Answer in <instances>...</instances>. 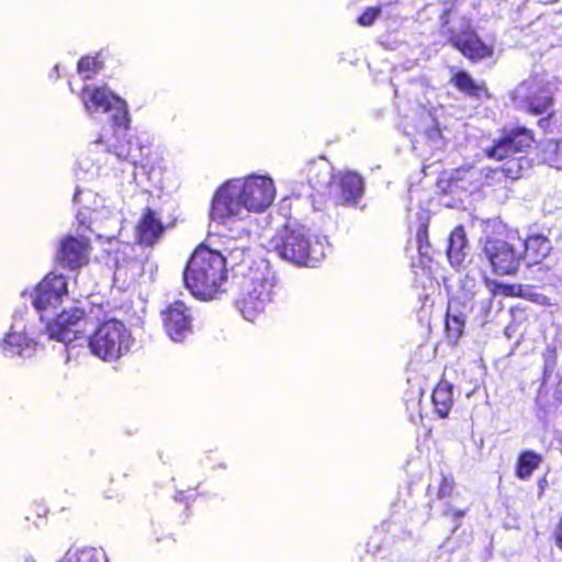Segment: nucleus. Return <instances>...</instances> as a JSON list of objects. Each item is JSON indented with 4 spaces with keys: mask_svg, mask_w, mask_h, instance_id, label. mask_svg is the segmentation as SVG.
<instances>
[{
    "mask_svg": "<svg viewBox=\"0 0 562 562\" xmlns=\"http://www.w3.org/2000/svg\"><path fill=\"white\" fill-rule=\"evenodd\" d=\"M553 536L558 548L562 551V514L558 519V522L553 531Z\"/></svg>",
    "mask_w": 562,
    "mask_h": 562,
    "instance_id": "nucleus-33",
    "label": "nucleus"
},
{
    "mask_svg": "<svg viewBox=\"0 0 562 562\" xmlns=\"http://www.w3.org/2000/svg\"><path fill=\"white\" fill-rule=\"evenodd\" d=\"M196 495H198V493L195 492V490H192V493H190L189 495H184L183 492H177L176 499L188 504L189 502H193L195 499Z\"/></svg>",
    "mask_w": 562,
    "mask_h": 562,
    "instance_id": "nucleus-34",
    "label": "nucleus"
},
{
    "mask_svg": "<svg viewBox=\"0 0 562 562\" xmlns=\"http://www.w3.org/2000/svg\"><path fill=\"white\" fill-rule=\"evenodd\" d=\"M166 334L177 342H182L193 333V312L183 301L176 300L161 311Z\"/></svg>",
    "mask_w": 562,
    "mask_h": 562,
    "instance_id": "nucleus-13",
    "label": "nucleus"
},
{
    "mask_svg": "<svg viewBox=\"0 0 562 562\" xmlns=\"http://www.w3.org/2000/svg\"><path fill=\"white\" fill-rule=\"evenodd\" d=\"M91 250L89 237L66 234L56 246L55 261L65 269L77 270L89 263Z\"/></svg>",
    "mask_w": 562,
    "mask_h": 562,
    "instance_id": "nucleus-11",
    "label": "nucleus"
},
{
    "mask_svg": "<svg viewBox=\"0 0 562 562\" xmlns=\"http://www.w3.org/2000/svg\"><path fill=\"white\" fill-rule=\"evenodd\" d=\"M87 322L86 311L74 306L63 310L48 322L46 330L50 338L68 344L86 337Z\"/></svg>",
    "mask_w": 562,
    "mask_h": 562,
    "instance_id": "nucleus-9",
    "label": "nucleus"
},
{
    "mask_svg": "<svg viewBox=\"0 0 562 562\" xmlns=\"http://www.w3.org/2000/svg\"><path fill=\"white\" fill-rule=\"evenodd\" d=\"M450 83L467 97L481 99L490 98V92L484 82H475V80L464 70H458L451 78Z\"/></svg>",
    "mask_w": 562,
    "mask_h": 562,
    "instance_id": "nucleus-21",
    "label": "nucleus"
},
{
    "mask_svg": "<svg viewBox=\"0 0 562 562\" xmlns=\"http://www.w3.org/2000/svg\"><path fill=\"white\" fill-rule=\"evenodd\" d=\"M81 102L89 113L115 111L113 123L127 128L128 113L126 102L113 93L106 86H83L80 92Z\"/></svg>",
    "mask_w": 562,
    "mask_h": 562,
    "instance_id": "nucleus-7",
    "label": "nucleus"
},
{
    "mask_svg": "<svg viewBox=\"0 0 562 562\" xmlns=\"http://www.w3.org/2000/svg\"><path fill=\"white\" fill-rule=\"evenodd\" d=\"M557 393H559V398L562 401V375L557 383Z\"/></svg>",
    "mask_w": 562,
    "mask_h": 562,
    "instance_id": "nucleus-36",
    "label": "nucleus"
},
{
    "mask_svg": "<svg viewBox=\"0 0 562 562\" xmlns=\"http://www.w3.org/2000/svg\"><path fill=\"white\" fill-rule=\"evenodd\" d=\"M520 299H525L541 306L552 305L551 299L546 294L541 293L538 290V286L533 284H522Z\"/></svg>",
    "mask_w": 562,
    "mask_h": 562,
    "instance_id": "nucleus-26",
    "label": "nucleus"
},
{
    "mask_svg": "<svg viewBox=\"0 0 562 562\" xmlns=\"http://www.w3.org/2000/svg\"><path fill=\"white\" fill-rule=\"evenodd\" d=\"M521 237L518 229L503 227L481 239L480 258L491 272L499 277H515L521 268Z\"/></svg>",
    "mask_w": 562,
    "mask_h": 562,
    "instance_id": "nucleus-3",
    "label": "nucleus"
},
{
    "mask_svg": "<svg viewBox=\"0 0 562 562\" xmlns=\"http://www.w3.org/2000/svg\"><path fill=\"white\" fill-rule=\"evenodd\" d=\"M456 487L454 477L451 474H441L440 482L436 492V496L439 499L450 497L453 494Z\"/></svg>",
    "mask_w": 562,
    "mask_h": 562,
    "instance_id": "nucleus-29",
    "label": "nucleus"
},
{
    "mask_svg": "<svg viewBox=\"0 0 562 562\" xmlns=\"http://www.w3.org/2000/svg\"><path fill=\"white\" fill-rule=\"evenodd\" d=\"M277 279L267 266H250L241 274L236 304L243 316L254 322L272 302Z\"/></svg>",
    "mask_w": 562,
    "mask_h": 562,
    "instance_id": "nucleus-4",
    "label": "nucleus"
},
{
    "mask_svg": "<svg viewBox=\"0 0 562 562\" xmlns=\"http://www.w3.org/2000/svg\"><path fill=\"white\" fill-rule=\"evenodd\" d=\"M182 274L186 289L194 297L214 300L225 292L227 259L220 250L201 243L191 252Z\"/></svg>",
    "mask_w": 562,
    "mask_h": 562,
    "instance_id": "nucleus-1",
    "label": "nucleus"
},
{
    "mask_svg": "<svg viewBox=\"0 0 562 562\" xmlns=\"http://www.w3.org/2000/svg\"><path fill=\"white\" fill-rule=\"evenodd\" d=\"M525 91V110L531 115L547 113L554 104V92L551 83L540 75H532L520 83Z\"/></svg>",
    "mask_w": 562,
    "mask_h": 562,
    "instance_id": "nucleus-14",
    "label": "nucleus"
},
{
    "mask_svg": "<svg viewBox=\"0 0 562 562\" xmlns=\"http://www.w3.org/2000/svg\"><path fill=\"white\" fill-rule=\"evenodd\" d=\"M467 514V509H446L445 515L451 516L452 519L457 520L459 518H462Z\"/></svg>",
    "mask_w": 562,
    "mask_h": 562,
    "instance_id": "nucleus-35",
    "label": "nucleus"
},
{
    "mask_svg": "<svg viewBox=\"0 0 562 562\" xmlns=\"http://www.w3.org/2000/svg\"><path fill=\"white\" fill-rule=\"evenodd\" d=\"M535 142V133L530 128L525 126L502 128L499 136L493 140L490 147L484 149V154L487 158L504 161V164L491 169L487 177H495L501 173L512 180L521 178L527 159L519 156V154L531 148Z\"/></svg>",
    "mask_w": 562,
    "mask_h": 562,
    "instance_id": "nucleus-2",
    "label": "nucleus"
},
{
    "mask_svg": "<svg viewBox=\"0 0 562 562\" xmlns=\"http://www.w3.org/2000/svg\"><path fill=\"white\" fill-rule=\"evenodd\" d=\"M114 481H115V479L110 476V477H104L100 482V487L99 488H100V493L103 496V498H105V499H113V498H116L120 495L121 487L120 486H113Z\"/></svg>",
    "mask_w": 562,
    "mask_h": 562,
    "instance_id": "nucleus-30",
    "label": "nucleus"
},
{
    "mask_svg": "<svg viewBox=\"0 0 562 562\" xmlns=\"http://www.w3.org/2000/svg\"><path fill=\"white\" fill-rule=\"evenodd\" d=\"M273 251L282 259L303 267H314L318 259L313 256L311 240L300 228L285 226L272 239Z\"/></svg>",
    "mask_w": 562,
    "mask_h": 562,
    "instance_id": "nucleus-6",
    "label": "nucleus"
},
{
    "mask_svg": "<svg viewBox=\"0 0 562 562\" xmlns=\"http://www.w3.org/2000/svg\"><path fill=\"white\" fill-rule=\"evenodd\" d=\"M95 142L99 143V144L105 143L104 139L102 138V136L98 137V139Z\"/></svg>",
    "mask_w": 562,
    "mask_h": 562,
    "instance_id": "nucleus-38",
    "label": "nucleus"
},
{
    "mask_svg": "<svg viewBox=\"0 0 562 562\" xmlns=\"http://www.w3.org/2000/svg\"><path fill=\"white\" fill-rule=\"evenodd\" d=\"M542 461V456L533 450L520 451L515 464V475L522 481L529 480Z\"/></svg>",
    "mask_w": 562,
    "mask_h": 562,
    "instance_id": "nucleus-23",
    "label": "nucleus"
},
{
    "mask_svg": "<svg viewBox=\"0 0 562 562\" xmlns=\"http://www.w3.org/2000/svg\"><path fill=\"white\" fill-rule=\"evenodd\" d=\"M520 283H506L501 281H494L491 292L494 296L502 297H520L521 294Z\"/></svg>",
    "mask_w": 562,
    "mask_h": 562,
    "instance_id": "nucleus-27",
    "label": "nucleus"
},
{
    "mask_svg": "<svg viewBox=\"0 0 562 562\" xmlns=\"http://www.w3.org/2000/svg\"><path fill=\"white\" fill-rule=\"evenodd\" d=\"M234 181L245 210L262 212L273 202L274 186L269 177L252 175L244 179H234Z\"/></svg>",
    "mask_w": 562,
    "mask_h": 562,
    "instance_id": "nucleus-8",
    "label": "nucleus"
},
{
    "mask_svg": "<svg viewBox=\"0 0 562 562\" xmlns=\"http://www.w3.org/2000/svg\"><path fill=\"white\" fill-rule=\"evenodd\" d=\"M431 401L438 417L447 418L454 404L452 385L440 381L432 391Z\"/></svg>",
    "mask_w": 562,
    "mask_h": 562,
    "instance_id": "nucleus-22",
    "label": "nucleus"
},
{
    "mask_svg": "<svg viewBox=\"0 0 562 562\" xmlns=\"http://www.w3.org/2000/svg\"><path fill=\"white\" fill-rule=\"evenodd\" d=\"M449 14H450V10H445L442 15H441V18H445V21H443L445 25L449 23V20H448Z\"/></svg>",
    "mask_w": 562,
    "mask_h": 562,
    "instance_id": "nucleus-37",
    "label": "nucleus"
},
{
    "mask_svg": "<svg viewBox=\"0 0 562 562\" xmlns=\"http://www.w3.org/2000/svg\"><path fill=\"white\" fill-rule=\"evenodd\" d=\"M133 335L123 321L110 318L100 322L88 336L91 353L103 361H116L131 351Z\"/></svg>",
    "mask_w": 562,
    "mask_h": 562,
    "instance_id": "nucleus-5",
    "label": "nucleus"
},
{
    "mask_svg": "<svg viewBox=\"0 0 562 562\" xmlns=\"http://www.w3.org/2000/svg\"><path fill=\"white\" fill-rule=\"evenodd\" d=\"M552 251L550 238L542 233H530L521 238L519 248L520 261L526 266H536L541 263Z\"/></svg>",
    "mask_w": 562,
    "mask_h": 562,
    "instance_id": "nucleus-18",
    "label": "nucleus"
},
{
    "mask_svg": "<svg viewBox=\"0 0 562 562\" xmlns=\"http://www.w3.org/2000/svg\"><path fill=\"white\" fill-rule=\"evenodd\" d=\"M66 295H68L67 278L61 273L49 272L35 286L32 304L37 311H44L59 305Z\"/></svg>",
    "mask_w": 562,
    "mask_h": 562,
    "instance_id": "nucleus-15",
    "label": "nucleus"
},
{
    "mask_svg": "<svg viewBox=\"0 0 562 562\" xmlns=\"http://www.w3.org/2000/svg\"><path fill=\"white\" fill-rule=\"evenodd\" d=\"M555 117V111H548L546 116H542L538 120L537 125L543 133H550L552 131L551 123Z\"/></svg>",
    "mask_w": 562,
    "mask_h": 562,
    "instance_id": "nucleus-32",
    "label": "nucleus"
},
{
    "mask_svg": "<svg viewBox=\"0 0 562 562\" xmlns=\"http://www.w3.org/2000/svg\"><path fill=\"white\" fill-rule=\"evenodd\" d=\"M469 254V240L462 224L457 225L449 234L446 249L447 259L456 270L464 267Z\"/></svg>",
    "mask_w": 562,
    "mask_h": 562,
    "instance_id": "nucleus-19",
    "label": "nucleus"
},
{
    "mask_svg": "<svg viewBox=\"0 0 562 562\" xmlns=\"http://www.w3.org/2000/svg\"><path fill=\"white\" fill-rule=\"evenodd\" d=\"M166 229L160 214L153 207L145 206L134 225L135 241L143 247H153L161 239Z\"/></svg>",
    "mask_w": 562,
    "mask_h": 562,
    "instance_id": "nucleus-17",
    "label": "nucleus"
},
{
    "mask_svg": "<svg viewBox=\"0 0 562 562\" xmlns=\"http://www.w3.org/2000/svg\"><path fill=\"white\" fill-rule=\"evenodd\" d=\"M381 13V7L367 8L357 19L358 24L361 26H371Z\"/></svg>",
    "mask_w": 562,
    "mask_h": 562,
    "instance_id": "nucleus-31",
    "label": "nucleus"
},
{
    "mask_svg": "<svg viewBox=\"0 0 562 562\" xmlns=\"http://www.w3.org/2000/svg\"><path fill=\"white\" fill-rule=\"evenodd\" d=\"M335 187V198L337 205H351L356 204L363 193V181L362 178L352 171H346L340 173L338 177H334L329 171L323 172V183H327L328 180ZM308 182L313 188L322 186V181L318 179L308 178Z\"/></svg>",
    "mask_w": 562,
    "mask_h": 562,
    "instance_id": "nucleus-12",
    "label": "nucleus"
},
{
    "mask_svg": "<svg viewBox=\"0 0 562 562\" xmlns=\"http://www.w3.org/2000/svg\"><path fill=\"white\" fill-rule=\"evenodd\" d=\"M448 42L472 64L491 59L495 55L494 47L486 44L473 29L453 33Z\"/></svg>",
    "mask_w": 562,
    "mask_h": 562,
    "instance_id": "nucleus-16",
    "label": "nucleus"
},
{
    "mask_svg": "<svg viewBox=\"0 0 562 562\" xmlns=\"http://www.w3.org/2000/svg\"><path fill=\"white\" fill-rule=\"evenodd\" d=\"M104 67L103 61L100 59V55H86L82 56L77 63V72L83 80L93 78Z\"/></svg>",
    "mask_w": 562,
    "mask_h": 562,
    "instance_id": "nucleus-25",
    "label": "nucleus"
},
{
    "mask_svg": "<svg viewBox=\"0 0 562 562\" xmlns=\"http://www.w3.org/2000/svg\"><path fill=\"white\" fill-rule=\"evenodd\" d=\"M244 202L236 189L234 179L222 183L214 192L211 201L210 217L217 223L241 218Z\"/></svg>",
    "mask_w": 562,
    "mask_h": 562,
    "instance_id": "nucleus-10",
    "label": "nucleus"
},
{
    "mask_svg": "<svg viewBox=\"0 0 562 562\" xmlns=\"http://www.w3.org/2000/svg\"><path fill=\"white\" fill-rule=\"evenodd\" d=\"M550 351H551L552 356L554 357L555 349H554V348H551V349H550Z\"/></svg>",
    "mask_w": 562,
    "mask_h": 562,
    "instance_id": "nucleus-39",
    "label": "nucleus"
},
{
    "mask_svg": "<svg viewBox=\"0 0 562 562\" xmlns=\"http://www.w3.org/2000/svg\"><path fill=\"white\" fill-rule=\"evenodd\" d=\"M428 222H422L416 231V241L418 254L423 257L430 255L431 244L428 237Z\"/></svg>",
    "mask_w": 562,
    "mask_h": 562,
    "instance_id": "nucleus-28",
    "label": "nucleus"
},
{
    "mask_svg": "<svg viewBox=\"0 0 562 562\" xmlns=\"http://www.w3.org/2000/svg\"><path fill=\"white\" fill-rule=\"evenodd\" d=\"M465 316L461 313L451 314L448 308L445 317L446 337L452 345H456L459 338L464 334Z\"/></svg>",
    "mask_w": 562,
    "mask_h": 562,
    "instance_id": "nucleus-24",
    "label": "nucleus"
},
{
    "mask_svg": "<svg viewBox=\"0 0 562 562\" xmlns=\"http://www.w3.org/2000/svg\"><path fill=\"white\" fill-rule=\"evenodd\" d=\"M35 349V341L23 333H9L1 342L3 355L10 358L15 356L29 357Z\"/></svg>",
    "mask_w": 562,
    "mask_h": 562,
    "instance_id": "nucleus-20",
    "label": "nucleus"
}]
</instances>
